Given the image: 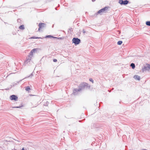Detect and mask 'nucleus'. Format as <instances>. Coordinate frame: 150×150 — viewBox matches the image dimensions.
<instances>
[{
	"instance_id": "obj_1",
	"label": "nucleus",
	"mask_w": 150,
	"mask_h": 150,
	"mask_svg": "<svg viewBox=\"0 0 150 150\" xmlns=\"http://www.w3.org/2000/svg\"><path fill=\"white\" fill-rule=\"evenodd\" d=\"M72 42L75 45H78L80 43V40L78 38H74L72 39Z\"/></svg>"
},
{
	"instance_id": "obj_2",
	"label": "nucleus",
	"mask_w": 150,
	"mask_h": 150,
	"mask_svg": "<svg viewBox=\"0 0 150 150\" xmlns=\"http://www.w3.org/2000/svg\"><path fill=\"white\" fill-rule=\"evenodd\" d=\"M10 99L11 100H14L15 101H16L17 100L18 98L15 95H12L10 96Z\"/></svg>"
},
{
	"instance_id": "obj_3",
	"label": "nucleus",
	"mask_w": 150,
	"mask_h": 150,
	"mask_svg": "<svg viewBox=\"0 0 150 150\" xmlns=\"http://www.w3.org/2000/svg\"><path fill=\"white\" fill-rule=\"evenodd\" d=\"M128 1L127 0L123 1L122 0H119V3L121 4L126 5L128 3Z\"/></svg>"
},
{
	"instance_id": "obj_4",
	"label": "nucleus",
	"mask_w": 150,
	"mask_h": 150,
	"mask_svg": "<svg viewBox=\"0 0 150 150\" xmlns=\"http://www.w3.org/2000/svg\"><path fill=\"white\" fill-rule=\"evenodd\" d=\"M45 25V24L44 23H39L38 25L39 27L38 28V30H40L42 28L44 27Z\"/></svg>"
},
{
	"instance_id": "obj_5",
	"label": "nucleus",
	"mask_w": 150,
	"mask_h": 150,
	"mask_svg": "<svg viewBox=\"0 0 150 150\" xmlns=\"http://www.w3.org/2000/svg\"><path fill=\"white\" fill-rule=\"evenodd\" d=\"M108 8L107 7H105L99 10L98 12V13H103Z\"/></svg>"
},
{
	"instance_id": "obj_6",
	"label": "nucleus",
	"mask_w": 150,
	"mask_h": 150,
	"mask_svg": "<svg viewBox=\"0 0 150 150\" xmlns=\"http://www.w3.org/2000/svg\"><path fill=\"white\" fill-rule=\"evenodd\" d=\"M37 50V48H35L32 50L30 52L29 55V56L31 57L33 55V53L35 52V51H36Z\"/></svg>"
},
{
	"instance_id": "obj_7",
	"label": "nucleus",
	"mask_w": 150,
	"mask_h": 150,
	"mask_svg": "<svg viewBox=\"0 0 150 150\" xmlns=\"http://www.w3.org/2000/svg\"><path fill=\"white\" fill-rule=\"evenodd\" d=\"M134 78L138 80H139L140 79V77L138 75H135L134 77Z\"/></svg>"
},
{
	"instance_id": "obj_8",
	"label": "nucleus",
	"mask_w": 150,
	"mask_h": 150,
	"mask_svg": "<svg viewBox=\"0 0 150 150\" xmlns=\"http://www.w3.org/2000/svg\"><path fill=\"white\" fill-rule=\"evenodd\" d=\"M28 58L25 61V62L27 63L28 62H30L31 60V57H30V56H28Z\"/></svg>"
},
{
	"instance_id": "obj_9",
	"label": "nucleus",
	"mask_w": 150,
	"mask_h": 150,
	"mask_svg": "<svg viewBox=\"0 0 150 150\" xmlns=\"http://www.w3.org/2000/svg\"><path fill=\"white\" fill-rule=\"evenodd\" d=\"M148 68V66L147 67H144L142 69V71L143 72H144V71H145L146 70H147Z\"/></svg>"
},
{
	"instance_id": "obj_10",
	"label": "nucleus",
	"mask_w": 150,
	"mask_h": 150,
	"mask_svg": "<svg viewBox=\"0 0 150 150\" xmlns=\"http://www.w3.org/2000/svg\"><path fill=\"white\" fill-rule=\"evenodd\" d=\"M19 29L21 30H24V25H22L19 27Z\"/></svg>"
},
{
	"instance_id": "obj_11",
	"label": "nucleus",
	"mask_w": 150,
	"mask_h": 150,
	"mask_svg": "<svg viewBox=\"0 0 150 150\" xmlns=\"http://www.w3.org/2000/svg\"><path fill=\"white\" fill-rule=\"evenodd\" d=\"M30 89V87L29 86L25 87V90L27 91H29Z\"/></svg>"
},
{
	"instance_id": "obj_12",
	"label": "nucleus",
	"mask_w": 150,
	"mask_h": 150,
	"mask_svg": "<svg viewBox=\"0 0 150 150\" xmlns=\"http://www.w3.org/2000/svg\"><path fill=\"white\" fill-rule=\"evenodd\" d=\"M45 38H56V37H53V36H52L51 35H47L45 37Z\"/></svg>"
},
{
	"instance_id": "obj_13",
	"label": "nucleus",
	"mask_w": 150,
	"mask_h": 150,
	"mask_svg": "<svg viewBox=\"0 0 150 150\" xmlns=\"http://www.w3.org/2000/svg\"><path fill=\"white\" fill-rule=\"evenodd\" d=\"M131 66L132 67L133 69H134L135 67V64L134 63H132L131 64Z\"/></svg>"
},
{
	"instance_id": "obj_14",
	"label": "nucleus",
	"mask_w": 150,
	"mask_h": 150,
	"mask_svg": "<svg viewBox=\"0 0 150 150\" xmlns=\"http://www.w3.org/2000/svg\"><path fill=\"white\" fill-rule=\"evenodd\" d=\"M146 24L148 26H150V21H146Z\"/></svg>"
},
{
	"instance_id": "obj_15",
	"label": "nucleus",
	"mask_w": 150,
	"mask_h": 150,
	"mask_svg": "<svg viewBox=\"0 0 150 150\" xmlns=\"http://www.w3.org/2000/svg\"><path fill=\"white\" fill-rule=\"evenodd\" d=\"M122 43V42L121 41H119L117 42V44L118 45H121Z\"/></svg>"
},
{
	"instance_id": "obj_16",
	"label": "nucleus",
	"mask_w": 150,
	"mask_h": 150,
	"mask_svg": "<svg viewBox=\"0 0 150 150\" xmlns=\"http://www.w3.org/2000/svg\"><path fill=\"white\" fill-rule=\"evenodd\" d=\"M30 39H38V38H38V37H30Z\"/></svg>"
},
{
	"instance_id": "obj_17",
	"label": "nucleus",
	"mask_w": 150,
	"mask_h": 150,
	"mask_svg": "<svg viewBox=\"0 0 150 150\" xmlns=\"http://www.w3.org/2000/svg\"><path fill=\"white\" fill-rule=\"evenodd\" d=\"M89 80L92 83H93V79H92L91 78H90Z\"/></svg>"
},
{
	"instance_id": "obj_18",
	"label": "nucleus",
	"mask_w": 150,
	"mask_h": 150,
	"mask_svg": "<svg viewBox=\"0 0 150 150\" xmlns=\"http://www.w3.org/2000/svg\"><path fill=\"white\" fill-rule=\"evenodd\" d=\"M53 61L54 62H56L57 61V59H54L53 60Z\"/></svg>"
},
{
	"instance_id": "obj_19",
	"label": "nucleus",
	"mask_w": 150,
	"mask_h": 150,
	"mask_svg": "<svg viewBox=\"0 0 150 150\" xmlns=\"http://www.w3.org/2000/svg\"><path fill=\"white\" fill-rule=\"evenodd\" d=\"M148 68L150 69V65H148Z\"/></svg>"
},
{
	"instance_id": "obj_20",
	"label": "nucleus",
	"mask_w": 150,
	"mask_h": 150,
	"mask_svg": "<svg viewBox=\"0 0 150 150\" xmlns=\"http://www.w3.org/2000/svg\"><path fill=\"white\" fill-rule=\"evenodd\" d=\"M21 107H20V106H19V107H16L15 108H20Z\"/></svg>"
},
{
	"instance_id": "obj_21",
	"label": "nucleus",
	"mask_w": 150,
	"mask_h": 150,
	"mask_svg": "<svg viewBox=\"0 0 150 150\" xmlns=\"http://www.w3.org/2000/svg\"><path fill=\"white\" fill-rule=\"evenodd\" d=\"M21 150H24V148H23Z\"/></svg>"
},
{
	"instance_id": "obj_22",
	"label": "nucleus",
	"mask_w": 150,
	"mask_h": 150,
	"mask_svg": "<svg viewBox=\"0 0 150 150\" xmlns=\"http://www.w3.org/2000/svg\"><path fill=\"white\" fill-rule=\"evenodd\" d=\"M92 1H95L96 0H92Z\"/></svg>"
},
{
	"instance_id": "obj_23",
	"label": "nucleus",
	"mask_w": 150,
	"mask_h": 150,
	"mask_svg": "<svg viewBox=\"0 0 150 150\" xmlns=\"http://www.w3.org/2000/svg\"><path fill=\"white\" fill-rule=\"evenodd\" d=\"M16 150V149H15V150Z\"/></svg>"
}]
</instances>
